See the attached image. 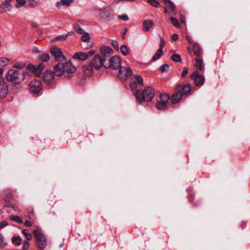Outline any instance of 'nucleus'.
I'll use <instances>...</instances> for the list:
<instances>
[{
	"mask_svg": "<svg viewBox=\"0 0 250 250\" xmlns=\"http://www.w3.org/2000/svg\"><path fill=\"white\" fill-rule=\"evenodd\" d=\"M135 95L138 103L141 104L144 102H150L154 97L155 93L150 86H146L143 91L137 90Z\"/></svg>",
	"mask_w": 250,
	"mask_h": 250,
	"instance_id": "1",
	"label": "nucleus"
},
{
	"mask_svg": "<svg viewBox=\"0 0 250 250\" xmlns=\"http://www.w3.org/2000/svg\"><path fill=\"white\" fill-rule=\"evenodd\" d=\"M5 78L8 81L18 84L25 79V74L22 71L11 69L6 74Z\"/></svg>",
	"mask_w": 250,
	"mask_h": 250,
	"instance_id": "2",
	"label": "nucleus"
},
{
	"mask_svg": "<svg viewBox=\"0 0 250 250\" xmlns=\"http://www.w3.org/2000/svg\"><path fill=\"white\" fill-rule=\"evenodd\" d=\"M33 233L36 239V244L38 248L44 249L47 245L46 238L39 229H35Z\"/></svg>",
	"mask_w": 250,
	"mask_h": 250,
	"instance_id": "3",
	"label": "nucleus"
},
{
	"mask_svg": "<svg viewBox=\"0 0 250 250\" xmlns=\"http://www.w3.org/2000/svg\"><path fill=\"white\" fill-rule=\"evenodd\" d=\"M122 60L120 56H114L111 57L107 61H106L105 68H110L113 70L120 68L121 66Z\"/></svg>",
	"mask_w": 250,
	"mask_h": 250,
	"instance_id": "4",
	"label": "nucleus"
},
{
	"mask_svg": "<svg viewBox=\"0 0 250 250\" xmlns=\"http://www.w3.org/2000/svg\"><path fill=\"white\" fill-rule=\"evenodd\" d=\"M100 18L104 21H108L114 18L113 10L111 8L106 7L99 10Z\"/></svg>",
	"mask_w": 250,
	"mask_h": 250,
	"instance_id": "5",
	"label": "nucleus"
},
{
	"mask_svg": "<svg viewBox=\"0 0 250 250\" xmlns=\"http://www.w3.org/2000/svg\"><path fill=\"white\" fill-rule=\"evenodd\" d=\"M170 99L169 96L166 93L161 94L158 100L156 107L159 110H165L167 107L168 102Z\"/></svg>",
	"mask_w": 250,
	"mask_h": 250,
	"instance_id": "6",
	"label": "nucleus"
},
{
	"mask_svg": "<svg viewBox=\"0 0 250 250\" xmlns=\"http://www.w3.org/2000/svg\"><path fill=\"white\" fill-rule=\"evenodd\" d=\"M50 53L55 57L56 61L61 62H65V57L63 55L61 49L57 46H53L51 47Z\"/></svg>",
	"mask_w": 250,
	"mask_h": 250,
	"instance_id": "7",
	"label": "nucleus"
},
{
	"mask_svg": "<svg viewBox=\"0 0 250 250\" xmlns=\"http://www.w3.org/2000/svg\"><path fill=\"white\" fill-rule=\"evenodd\" d=\"M42 89L41 82L37 80H32L29 84V90L34 94L39 93Z\"/></svg>",
	"mask_w": 250,
	"mask_h": 250,
	"instance_id": "8",
	"label": "nucleus"
},
{
	"mask_svg": "<svg viewBox=\"0 0 250 250\" xmlns=\"http://www.w3.org/2000/svg\"><path fill=\"white\" fill-rule=\"evenodd\" d=\"M181 88V84H177L175 88L176 91L172 95L170 102L172 104H176L178 103L182 99V93L181 92L180 89Z\"/></svg>",
	"mask_w": 250,
	"mask_h": 250,
	"instance_id": "9",
	"label": "nucleus"
},
{
	"mask_svg": "<svg viewBox=\"0 0 250 250\" xmlns=\"http://www.w3.org/2000/svg\"><path fill=\"white\" fill-rule=\"evenodd\" d=\"M90 62L92 63L94 68L96 69H99L102 66H104L105 68L104 63L106 62V61L99 54L96 55L93 59Z\"/></svg>",
	"mask_w": 250,
	"mask_h": 250,
	"instance_id": "10",
	"label": "nucleus"
},
{
	"mask_svg": "<svg viewBox=\"0 0 250 250\" xmlns=\"http://www.w3.org/2000/svg\"><path fill=\"white\" fill-rule=\"evenodd\" d=\"M101 55L103 59H104L105 61H107L110 58L113 53L112 49L108 46H102L100 48Z\"/></svg>",
	"mask_w": 250,
	"mask_h": 250,
	"instance_id": "11",
	"label": "nucleus"
},
{
	"mask_svg": "<svg viewBox=\"0 0 250 250\" xmlns=\"http://www.w3.org/2000/svg\"><path fill=\"white\" fill-rule=\"evenodd\" d=\"M190 78L194 80L195 84L197 86H200L204 83L205 78L204 76L200 74L197 71L193 72L190 75Z\"/></svg>",
	"mask_w": 250,
	"mask_h": 250,
	"instance_id": "12",
	"label": "nucleus"
},
{
	"mask_svg": "<svg viewBox=\"0 0 250 250\" xmlns=\"http://www.w3.org/2000/svg\"><path fill=\"white\" fill-rule=\"evenodd\" d=\"M132 74V70L129 67H121L119 71L118 77L120 79L126 80Z\"/></svg>",
	"mask_w": 250,
	"mask_h": 250,
	"instance_id": "13",
	"label": "nucleus"
},
{
	"mask_svg": "<svg viewBox=\"0 0 250 250\" xmlns=\"http://www.w3.org/2000/svg\"><path fill=\"white\" fill-rule=\"evenodd\" d=\"M8 93V85L3 80H0V99L6 97Z\"/></svg>",
	"mask_w": 250,
	"mask_h": 250,
	"instance_id": "14",
	"label": "nucleus"
},
{
	"mask_svg": "<svg viewBox=\"0 0 250 250\" xmlns=\"http://www.w3.org/2000/svg\"><path fill=\"white\" fill-rule=\"evenodd\" d=\"M64 62H59L54 67V74L57 76H61L65 72Z\"/></svg>",
	"mask_w": 250,
	"mask_h": 250,
	"instance_id": "15",
	"label": "nucleus"
},
{
	"mask_svg": "<svg viewBox=\"0 0 250 250\" xmlns=\"http://www.w3.org/2000/svg\"><path fill=\"white\" fill-rule=\"evenodd\" d=\"M165 5V12L171 13L175 9V5L170 0H163Z\"/></svg>",
	"mask_w": 250,
	"mask_h": 250,
	"instance_id": "16",
	"label": "nucleus"
},
{
	"mask_svg": "<svg viewBox=\"0 0 250 250\" xmlns=\"http://www.w3.org/2000/svg\"><path fill=\"white\" fill-rule=\"evenodd\" d=\"M94 68V66L91 62H86L83 67V72L87 75H91L93 73Z\"/></svg>",
	"mask_w": 250,
	"mask_h": 250,
	"instance_id": "17",
	"label": "nucleus"
},
{
	"mask_svg": "<svg viewBox=\"0 0 250 250\" xmlns=\"http://www.w3.org/2000/svg\"><path fill=\"white\" fill-rule=\"evenodd\" d=\"M64 62V71L67 73H73L76 71V67L74 65L72 64L70 61Z\"/></svg>",
	"mask_w": 250,
	"mask_h": 250,
	"instance_id": "18",
	"label": "nucleus"
},
{
	"mask_svg": "<svg viewBox=\"0 0 250 250\" xmlns=\"http://www.w3.org/2000/svg\"><path fill=\"white\" fill-rule=\"evenodd\" d=\"M54 73L50 70H46L43 73L42 79L43 80L47 82H51L54 78Z\"/></svg>",
	"mask_w": 250,
	"mask_h": 250,
	"instance_id": "19",
	"label": "nucleus"
},
{
	"mask_svg": "<svg viewBox=\"0 0 250 250\" xmlns=\"http://www.w3.org/2000/svg\"><path fill=\"white\" fill-rule=\"evenodd\" d=\"M180 90H181L183 96L188 97L192 94L190 85L188 84H186L183 86L181 85Z\"/></svg>",
	"mask_w": 250,
	"mask_h": 250,
	"instance_id": "20",
	"label": "nucleus"
},
{
	"mask_svg": "<svg viewBox=\"0 0 250 250\" xmlns=\"http://www.w3.org/2000/svg\"><path fill=\"white\" fill-rule=\"evenodd\" d=\"M73 59L83 61L86 60L88 59V57L87 55L85 52H78L74 54Z\"/></svg>",
	"mask_w": 250,
	"mask_h": 250,
	"instance_id": "21",
	"label": "nucleus"
},
{
	"mask_svg": "<svg viewBox=\"0 0 250 250\" xmlns=\"http://www.w3.org/2000/svg\"><path fill=\"white\" fill-rule=\"evenodd\" d=\"M13 193L9 190H4L2 192V197L6 203H9L12 200Z\"/></svg>",
	"mask_w": 250,
	"mask_h": 250,
	"instance_id": "22",
	"label": "nucleus"
},
{
	"mask_svg": "<svg viewBox=\"0 0 250 250\" xmlns=\"http://www.w3.org/2000/svg\"><path fill=\"white\" fill-rule=\"evenodd\" d=\"M74 0H61L60 1H58L56 6L59 9H61L63 6L68 7L73 1Z\"/></svg>",
	"mask_w": 250,
	"mask_h": 250,
	"instance_id": "23",
	"label": "nucleus"
},
{
	"mask_svg": "<svg viewBox=\"0 0 250 250\" xmlns=\"http://www.w3.org/2000/svg\"><path fill=\"white\" fill-rule=\"evenodd\" d=\"M154 22L151 20H145L143 22V30L147 32L153 26Z\"/></svg>",
	"mask_w": 250,
	"mask_h": 250,
	"instance_id": "24",
	"label": "nucleus"
},
{
	"mask_svg": "<svg viewBox=\"0 0 250 250\" xmlns=\"http://www.w3.org/2000/svg\"><path fill=\"white\" fill-rule=\"evenodd\" d=\"M8 245V241L1 233H0V249H5Z\"/></svg>",
	"mask_w": 250,
	"mask_h": 250,
	"instance_id": "25",
	"label": "nucleus"
},
{
	"mask_svg": "<svg viewBox=\"0 0 250 250\" xmlns=\"http://www.w3.org/2000/svg\"><path fill=\"white\" fill-rule=\"evenodd\" d=\"M192 50L194 55H196L197 57H199L201 56V48L198 44L197 43H194L193 44Z\"/></svg>",
	"mask_w": 250,
	"mask_h": 250,
	"instance_id": "26",
	"label": "nucleus"
},
{
	"mask_svg": "<svg viewBox=\"0 0 250 250\" xmlns=\"http://www.w3.org/2000/svg\"><path fill=\"white\" fill-rule=\"evenodd\" d=\"M11 242L13 245L19 246L22 243V238L20 236H14L11 239Z\"/></svg>",
	"mask_w": 250,
	"mask_h": 250,
	"instance_id": "27",
	"label": "nucleus"
},
{
	"mask_svg": "<svg viewBox=\"0 0 250 250\" xmlns=\"http://www.w3.org/2000/svg\"><path fill=\"white\" fill-rule=\"evenodd\" d=\"M38 59L42 62H47L50 60V56L48 53L40 54L38 56Z\"/></svg>",
	"mask_w": 250,
	"mask_h": 250,
	"instance_id": "28",
	"label": "nucleus"
},
{
	"mask_svg": "<svg viewBox=\"0 0 250 250\" xmlns=\"http://www.w3.org/2000/svg\"><path fill=\"white\" fill-rule=\"evenodd\" d=\"M163 50H162L161 48H159L155 53L154 55L153 56L151 61H155L157 60H158L160 57L163 55Z\"/></svg>",
	"mask_w": 250,
	"mask_h": 250,
	"instance_id": "29",
	"label": "nucleus"
},
{
	"mask_svg": "<svg viewBox=\"0 0 250 250\" xmlns=\"http://www.w3.org/2000/svg\"><path fill=\"white\" fill-rule=\"evenodd\" d=\"M195 66L198 69L200 70H203L204 66L203 65V60L201 58H197L196 59Z\"/></svg>",
	"mask_w": 250,
	"mask_h": 250,
	"instance_id": "30",
	"label": "nucleus"
},
{
	"mask_svg": "<svg viewBox=\"0 0 250 250\" xmlns=\"http://www.w3.org/2000/svg\"><path fill=\"white\" fill-rule=\"evenodd\" d=\"M120 50L124 56H127L128 54L129 51H128V48L126 45H122L120 47Z\"/></svg>",
	"mask_w": 250,
	"mask_h": 250,
	"instance_id": "31",
	"label": "nucleus"
},
{
	"mask_svg": "<svg viewBox=\"0 0 250 250\" xmlns=\"http://www.w3.org/2000/svg\"><path fill=\"white\" fill-rule=\"evenodd\" d=\"M9 62V60L5 57L0 58V66H5L7 65Z\"/></svg>",
	"mask_w": 250,
	"mask_h": 250,
	"instance_id": "32",
	"label": "nucleus"
},
{
	"mask_svg": "<svg viewBox=\"0 0 250 250\" xmlns=\"http://www.w3.org/2000/svg\"><path fill=\"white\" fill-rule=\"evenodd\" d=\"M11 220L16 222L17 223L21 224L23 223V220L19 216L17 215H12L10 217Z\"/></svg>",
	"mask_w": 250,
	"mask_h": 250,
	"instance_id": "33",
	"label": "nucleus"
},
{
	"mask_svg": "<svg viewBox=\"0 0 250 250\" xmlns=\"http://www.w3.org/2000/svg\"><path fill=\"white\" fill-rule=\"evenodd\" d=\"M22 233L24 235L27 239L26 241H31L32 239V234L28 232V230L27 229L23 230Z\"/></svg>",
	"mask_w": 250,
	"mask_h": 250,
	"instance_id": "34",
	"label": "nucleus"
},
{
	"mask_svg": "<svg viewBox=\"0 0 250 250\" xmlns=\"http://www.w3.org/2000/svg\"><path fill=\"white\" fill-rule=\"evenodd\" d=\"M73 28L75 30L76 32L80 34H82L83 33V29L78 23H75L73 24Z\"/></svg>",
	"mask_w": 250,
	"mask_h": 250,
	"instance_id": "35",
	"label": "nucleus"
},
{
	"mask_svg": "<svg viewBox=\"0 0 250 250\" xmlns=\"http://www.w3.org/2000/svg\"><path fill=\"white\" fill-rule=\"evenodd\" d=\"M171 60L175 62H181V57L179 54H174L171 57Z\"/></svg>",
	"mask_w": 250,
	"mask_h": 250,
	"instance_id": "36",
	"label": "nucleus"
},
{
	"mask_svg": "<svg viewBox=\"0 0 250 250\" xmlns=\"http://www.w3.org/2000/svg\"><path fill=\"white\" fill-rule=\"evenodd\" d=\"M134 77L137 83H138L140 85H143V79L141 76L138 75H135Z\"/></svg>",
	"mask_w": 250,
	"mask_h": 250,
	"instance_id": "37",
	"label": "nucleus"
},
{
	"mask_svg": "<svg viewBox=\"0 0 250 250\" xmlns=\"http://www.w3.org/2000/svg\"><path fill=\"white\" fill-rule=\"evenodd\" d=\"M26 66V64L24 62H17L14 64L13 67L16 68L22 69Z\"/></svg>",
	"mask_w": 250,
	"mask_h": 250,
	"instance_id": "38",
	"label": "nucleus"
},
{
	"mask_svg": "<svg viewBox=\"0 0 250 250\" xmlns=\"http://www.w3.org/2000/svg\"><path fill=\"white\" fill-rule=\"evenodd\" d=\"M130 87L132 91L136 90L138 87L137 82L134 80L130 81Z\"/></svg>",
	"mask_w": 250,
	"mask_h": 250,
	"instance_id": "39",
	"label": "nucleus"
},
{
	"mask_svg": "<svg viewBox=\"0 0 250 250\" xmlns=\"http://www.w3.org/2000/svg\"><path fill=\"white\" fill-rule=\"evenodd\" d=\"M17 4L15 6L16 8H20L23 6L26 2L25 0H16Z\"/></svg>",
	"mask_w": 250,
	"mask_h": 250,
	"instance_id": "40",
	"label": "nucleus"
},
{
	"mask_svg": "<svg viewBox=\"0 0 250 250\" xmlns=\"http://www.w3.org/2000/svg\"><path fill=\"white\" fill-rule=\"evenodd\" d=\"M44 68V64L43 63H40L39 65L36 67V73H41Z\"/></svg>",
	"mask_w": 250,
	"mask_h": 250,
	"instance_id": "41",
	"label": "nucleus"
},
{
	"mask_svg": "<svg viewBox=\"0 0 250 250\" xmlns=\"http://www.w3.org/2000/svg\"><path fill=\"white\" fill-rule=\"evenodd\" d=\"M28 3L29 6L32 7H36L38 4V0H28Z\"/></svg>",
	"mask_w": 250,
	"mask_h": 250,
	"instance_id": "42",
	"label": "nucleus"
},
{
	"mask_svg": "<svg viewBox=\"0 0 250 250\" xmlns=\"http://www.w3.org/2000/svg\"><path fill=\"white\" fill-rule=\"evenodd\" d=\"M82 40L84 42H88L90 41V37L87 33H85L82 37Z\"/></svg>",
	"mask_w": 250,
	"mask_h": 250,
	"instance_id": "43",
	"label": "nucleus"
},
{
	"mask_svg": "<svg viewBox=\"0 0 250 250\" xmlns=\"http://www.w3.org/2000/svg\"><path fill=\"white\" fill-rule=\"evenodd\" d=\"M151 5L155 7H158L160 3L157 0H148L147 1Z\"/></svg>",
	"mask_w": 250,
	"mask_h": 250,
	"instance_id": "44",
	"label": "nucleus"
},
{
	"mask_svg": "<svg viewBox=\"0 0 250 250\" xmlns=\"http://www.w3.org/2000/svg\"><path fill=\"white\" fill-rule=\"evenodd\" d=\"M172 24L176 27H179V24L178 21L174 17H171L170 19Z\"/></svg>",
	"mask_w": 250,
	"mask_h": 250,
	"instance_id": "45",
	"label": "nucleus"
},
{
	"mask_svg": "<svg viewBox=\"0 0 250 250\" xmlns=\"http://www.w3.org/2000/svg\"><path fill=\"white\" fill-rule=\"evenodd\" d=\"M26 68L30 72H34L36 73V66L33 64H30L28 65Z\"/></svg>",
	"mask_w": 250,
	"mask_h": 250,
	"instance_id": "46",
	"label": "nucleus"
},
{
	"mask_svg": "<svg viewBox=\"0 0 250 250\" xmlns=\"http://www.w3.org/2000/svg\"><path fill=\"white\" fill-rule=\"evenodd\" d=\"M30 246L29 241H24L23 244L22 246L23 250H28Z\"/></svg>",
	"mask_w": 250,
	"mask_h": 250,
	"instance_id": "47",
	"label": "nucleus"
},
{
	"mask_svg": "<svg viewBox=\"0 0 250 250\" xmlns=\"http://www.w3.org/2000/svg\"><path fill=\"white\" fill-rule=\"evenodd\" d=\"M66 38L67 35H66L65 34H63L57 36V37L54 38V40L64 41L66 39Z\"/></svg>",
	"mask_w": 250,
	"mask_h": 250,
	"instance_id": "48",
	"label": "nucleus"
},
{
	"mask_svg": "<svg viewBox=\"0 0 250 250\" xmlns=\"http://www.w3.org/2000/svg\"><path fill=\"white\" fill-rule=\"evenodd\" d=\"M169 68V65L167 64H164L160 66V70L162 73L164 72L167 70Z\"/></svg>",
	"mask_w": 250,
	"mask_h": 250,
	"instance_id": "49",
	"label": "nucleus"
},
{
	"mask_svg": "<svg viewBox=\"0 0 250 250\" xmlns=\"http://www.w3.org/2000/svg\"><path fill=\"white\" fill-rule=\"evenodd\" d=\"M111 44L112 45V46L115 48V49H116V50H119V44L116 41L112 40L111 41Z\"/></svg>",
	"mask_w": 250,
	"mask_h": 250,
	"instance_id": "50",
	"label": "nucleus"
},
{
	"mask_svg": "<svg viewBox=\"0 0 250 250\" xmlns=\"http://www.w3.org/2000/svg\"><path fill=\"white\" fill-rule=\"evenodd\" d=\"M28 217L30 219L34 220L35 219V214L33 210H29L28 212Z\"/></svg>",
	"mask_w": 250,
	"mask_h": 250,
	"instance_id": "51",
	"label": "nucleus"
},
{
	"mask_svg": "<svg viewBox=\"0 0 250 250\" xmlns=\"http://www.w3.org/2000/svg\"><path fill=\"white\" fill-rule=\"evenodd\" d=\"M188 69L187 67H184L183 68L181 76L182 78H185L188 73Z\"/></svg>",
	"mask_w": 250,
	"mask_h": 250,
	"instance_id": "52",
	"label": "nucleus"
},
{
	"mask_svg": "<svg viewBox=\"0 0 250 250\" xmlns=\"http://www.w3.org/2000/svg\"><path fill=\"white\" fill-rule=\"evenodd\" d=\"M8 224V222L5 220L0 222V230L2 229L3 228L7 226Z\"/></svg>",
	"mask_w": 250,
	"mask_h": 250,
	"instance_id": "53",
	"label": "nucleus"
},
{
	"mask_svg": "<svg viewBox=\"0 0 250 250\" xmlns=\"http://www.w3.org/2000/svg\"><path fill=\"white\" fill-rule=\"evenodd\" d=\"M119 18L123 21H127L128 20V17L126 15H119Z\"/></svg>",
	"mask_w": 250,
	"mask_h": 250,
	"instance_id": "54",
	"label": "nucleus"
},
{
	"mask_svg": "<svg viewBox=\"0 0 250 250\" xmlns=\"http://www.w3.org/2000/svg\"><path fill=\"white\" fill-rule=\"evenodd\" d=\"M165 44H166V42L165 41V40L163 38H161V42H160V48H161L162 50H163V48L165 45Z\"/></svg>",
	"mask_w": 250,
	"mask_h": 250,
	"instance_id": "55",
	"label": "nucleus"
},
{
	"mask_svg": "<svg viewBox=\"0 0 250 250\" xmlns=\"http://www.w3.org/2000/svg\"><path fill=\"white\" fill-rule=\"evenodd\" d=\"M96 52V50H91V51H89V52H88L86 53V54L87 55L88 58L89 57V56H92L94 54H95Z\"/></svg>",
	"mask_w": 250,
	"mask_h": 250,
	"instance_id": "56",
	"label": "nucleus"
},
{
	"mask_svg": "<svg viewBox=\"0 0 250 250\" xmlns=\"http://www.w3.org/2000/svg\"><path fill=\"white\" fill-rule=\"evenodd\" d=\"M171 38L173 41H176L178 39V35L177 34H173Z\"/></svg>",
	"mask_w": 250,
	"mask_h": 250,
	"instance_id": "57",
	"label": "nucleus"
},
{
	"mask_svg": "<svg viewBox=\"0 0 250 250\" xmlns=\"http://www.w3.org/2000/svg\"><path fill=\"white\" fill-rule=\"evenodd\" d=\"M32 224L33 223L31 221H26L24 222L25 226L28 227H31L32 225Z\"/></svg>",
	"mask_w": 250,
	"mask_h": 250,
	"instance_id": "58",
	"label": "nucleus"
},
{
	"mask_svg": "<svg viewBox=\"0 0 250 250\" xmlns=\"http://www.w3.org/2000/svg\"><path fill=\"white\" fill-rule=\"evenodd\" d=\"M186 39L188 42L191 43L193 42V40L190 36H187Z\"/></svg>",
	"mask_w": 250,
	"mask_h": 250,
	"instance_id": "59",
	"label": "nucleus"
},
{
	"mask_svg": "<svg viewBox=\"0 0 250 250\" xmlns=\"http://www.w3.org/2000/svg\"><path fill=\"white\" fill-rule=\"evenodd\" d=\"M194 196L193 195H190L188 196V200L190 202H192L193 199H194Z\"/></svg>",
	"mask_w": 250,
	"mask_h": 250,
	"instance_id": "60",
	"label": "nucleus"
},
{
	"mask_svg": "<svg viewBox=\"0 0 250 250\" xmlns=\"http://www.w3.org/2000/svg\"><path fill=\"white\" fill-rule=\"evenodd\" d=\"M31 25L32 27L35 28H37L38 27V24L35 22H32Z\"/></svg>",
	"mask_w": 250,
	"mask_h": 250,
	"instance_id": "61",
	"label": "nucleus"
},
{
	"mask_svg": "<svg viewBox=\"0 0 250 250\" xmlns=\"http://www.w3.org/2000/svg\"><path fill=\"white\" fill-rule=\"evenodd\" d=\"M73 34H74V32L71 31V32L68 33L67 34H65V35H67V37L70 36Z\"/></svg>",
	"mask_w": 250,
	"mask_h": 250,
	"instance_id": "62",
	"label": "nucleus"
},
{
	"mask_svg": "<svg viewBox=\"0 0 250 250\" xmlns=\"http://www.w3.org/2000/svg\"><path fill=\"white\" fill-rule=\"evenodd\" d=\"M3 73V69L2 68H0V76Z\"/></svg>",
	"mask_w": 250,
	"mask_h": 250,
	"instance_id": "63",
	"label": "nucleus"
},
{
	"mask_svg": "<svg viewBox=\"0 0 250 250\" xmlns=\"http://www.w3.org/2000/svg\"><path fill=\"white\" fill-rule=\"evenodd\" d=\"M198 205H198V204L194 203V204H193V207H197Z\"/></svg>",
	"mask_w": 250,
	"mask_h": 250,
	"instance_id": "64",
	"label": "nucleus"
}]
</instances>
